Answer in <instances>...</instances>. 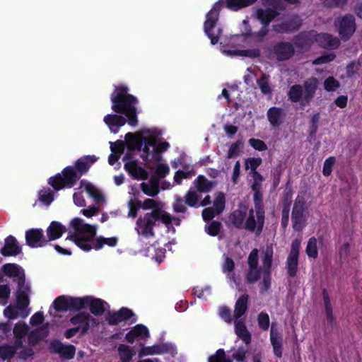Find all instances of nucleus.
I'll return each instance as SVG.
<instances>
[{
    "instance_id": "1",
    "label": "nucleus",
    "mask_w": 362,
    "mask_h": 362,
    "mask_svg": "<svg viewBox=\"0 0 362 362\" xmlns=\"http://www.w3.org/2000/svg\"><path fill=\"white\" fill-rule=\"evenodd\" d=\"M129 88L125 86L115 88L110 95L112 110L116 113H120L125 117L117 114H108L104 117L103 121L109 127L112 133L116 134L120 127L127 122L131 126H136L138 123L136 105L137 99L132 95L127 94Z\"/></svg>"
},
{
    "instance_id": "2",
    "label": "nucleus",
    "mask_w": 362,
    "mask_h": 362,
    "mask_svg": "<svg viewBox=\"0 0 362 362\" xmlns=\"http://www.w3.org/2000/svg\"><path fill=\"white\" fill-rule=\"evenodd\" d=\"M145 136L138 138L132 133H127L125 136L127 148L130 151H139L140 156L144 161L159 162L161 160L160 153L166 151L170 145L166 141H160L158 138L160 132L155 129H145L142 132Z\"/></svg>"
},
{
    "instance_id": "3",
    "label": "nucleus",
    "mask_w": 362,
    "mask_h": 362,
    "mask_svg": "<svg viewBox=\"0 0 362 362\" xmlns=\"http://www.w3.org/2000/svg\"><path fill=\"white\" fill-rule=\"evenodd\" d=\"M258 250L254 249L248 257L249 271L247 275L248 281L253 283L261 276L264 290H267L271 284V267L273 261L274 249L272 244L267 245L261 252L262 266L258 268Z\"/></svg>"
},
{
    "instance_id": "4",
    "label": "nucleus",
    "mask_w": 362,
    "mask_h": 362,
    "mask_svg": "<svg viewBox=\"0 0 362 362\" xmlns=\"http://www.w3.org/2000/svg\"><path fill=\"white\" fill-rule=\"evenodd\" d=\"M255 1L256 0H219L215 3L212 8L207 13L204 25V32L211 40V44L217 43L221 34V29L216 27L221 6H225L233 11H238L254 4Z\"/></svg>"
},
{
    "instance_id": "5",
    "label": "nucleus",
    "mask_w": 362,
    "mask_h": 362,
    "mask_svg": "<svg viewBox=\"0 0 362 362\" xmlns=\"http://www.w3.org/2000/svg\"><path fill=\"white\" fill-rule=\"evenodd\" d=\"M97 160L98 158L94 155L81 157L76 163V168L78 173L74 167L69 166L64 170L62 175L58 174L50 177L48 182L57 191L64 187H71L81 175L86 173L91 165L95 163Z\"/></svg>"
},
{
    "instance_id": "6",
    "label": "nucleus",
    "mask_w": 362,
    "mask_h": 362,
    "mask_svg": "<svg viewBox=\"0 0 362 362\" xmlns=\"http://www.w3.org/2000/svg\"><path fill=\"white\" fill-rule=\"evenodd\" d=\"M98 226L85 222L81 218H73L69 227V236L80 249L88 252L93 249L96 240Z\"/></svg>"
},
{
    "instance_id": "7",
    "label": "nucleus",
    "mask_w": 362,
    "mask_h": 362,
    "mask_svg": "<svg viewBox=\"0 0 362 362\" xmlns=\"http://www.w3.org/2000/svg\"><path fill=\"white\" fill-rule=\"evenodd\" d=\"M159 221L166 226H168L172 222L177 225L180 224V221L177 218H172L170 214L163 210H153L151 212L145 214L144 216L139 217L136 222L135 230L139 238L153 237V228Z\"/></svg>"
},
{
    "instance_id": "8",
    "label": "nucleus",
    "mask_w": 362,
    "mask_h": 362,
    "mask_svg": "<svg viewBox=\"0 0 362 362\" xmlns=\"http://www.w3.org/2000/svg\"><path fill=\"white\" fill-rule=\"evenodd\" d=\"M242 35H235L231 37L230 40V45L232 49L221 48V51L223 54L228 57H257L260 54L259 49H235V47L242 46L245 42V36L249 35L251 33V28L248 24V20L245 19L242 22L241 25Z\"/></svg>"
},
{
    "instance_id": "9",
    "label": "nucleus",
    "mask_w": 362,
    "mask_h": 362,
    "mask_svg": "<svg viewBox=\"0 0 362 362\" xmlns=\"http://www.w3.org/2000/svg\"><path fill=\"white\" fill-rule=\"evenodd\" d=\"M3 272L8 276L13 278L18 284V302L21 308L29 304L28 294L30 286L25 284L24 270L16 264H6L2 267Z\"/></svg>"
},
{
    "instance_id": "10",
    "label": "nucleus",
    "mask_w": 362,
    "mask_h": 362,
    "mask_svg": "<svg viewBox=\"0 0 362 362\" xmlns=\"http://www.w3.org/2000/svg\"><path fill=\"white\" fill-rule=\"evenodd\" d=\"M314 41L325 49H335L339 45V40L337 37L327 33L317 34L315 31L301 33L296 37L295 43L302 49H306Z\"/></svg>"
},
{
    "instance_id": "11",
    "label": "nucleus",
    "mask_w": 362,
    "mask_h": 362,
    "mask_svg": "<svg viewBox=\"0 0 362 362\" xmlns=\"http://www.w3.org/2000/svg\"><path fill=\"white\" fill-rule=\"evenodd\" d=\"M318 80L315 77L308 78L303 85L292 86L288 93L289 99L293 102H300L302 105L310 103L317 88Z\"/></svg>"
},
{
    "instance_id": "12",
    "label": "nucleus",
    "mask_w": 362,
    "mask_h": 362,
    "mask_svg": "<svg viewBox=\"0 0 362 362\" xmlns=\"http://www.w3.org/2000/svg\"><path fill=\"white\" fill-rule=\"evenodd\" d=\"M277 15L278 12L276 10L272 9L271 8L266 9L259 8L255 14V17L259 20L263 25L261 30L254 34V37L257 41L262 42L263 40L268 33L267 26Z\"/></svg>"
},
{
    "instance_id": "13",
    "label": "nucleus",
    "mask_w": 362,
    "mask_h": 362,
    "mask_svg": "<svg viewBox=\"0 0 362 362\" xmlns=\"http://www.w3.org/2000/svg\"><path fill=\"white\" fill-rule=\"evenodd\" d=\"M70 322L80 330L81 334H86L99 323L98 319L86 312H81L73 316L70 319Z\"/></svg>"
},
{
    "instance_id": "14",
    "label": "nucleus",
    "mask_w": 362,
    "mask_h": 362,
    "mask_svg": "<svg viewBox=\"0 0 362 362\" xmlns=\"http://www.w3.org/2000/svg\"><path fill=\"white\" fill-rule=\"evenodd\" d=\"M15 354L23 359H25L33 355L34 352L30 347H24L15 343V346L4 345L0 346V357L4 359H8L13 356Z\"/></svg>"
},
{
    "instance_id": "15",
    "label": "nucleus",
    "mask_w": 362,
    "mask_h": 362,
    "mask_svg": "<svg viewBox=\"0 0 362 362\" xmlns=\"http://www.w3.org/2000/svg\"><path fill=\"white\" fill-rule=\"evenodd\" d=\"M334 24L338 27L339 34L342 40H346L355 32V18L353 15H346L341 18H337Z\"/></svg>"
},
{
    "instance_id": "16",
    "label": "nucleus",
    "mask_w": 362,
    "mask_h": 362,
    "mask_svg": "<svg viewBox=\"0 0 362 362\" xmlns=\"http://www.w3.org/2000/svg\"><path fill=\"white\" fill-rule=\"evenodd\" d=\"M300 245V240L296 239L292 242L291 250L286 260V267L288 275L293 276L296 274L298 264V255Z\"/></svg>"
},
{
    "instance_id": "17",
    "label": "nucleus",
    "mask_w": 362,
    "mask_h": 362,
    "mask_svg": "<svg viewBox=\"0 0 362 362\" xmlns=\"http://www.w3.org/2000/svg\"><path fill=\"white\" fill-rule=\"evenodd\" d=\"M124 169L134 178L137 180H144L147 177V173L142 168L138 166L136 160L133 159L129 153H127L123 159Z\"/></svg>"
},
{
    "instance_id": "18",
    "label": "nucleus",
    "mask_w": 362,
    "mask_h": 362,
    "mask_svg": "<svg viewBox=\"0 0 362 362\" xmlns=\"http://www.w3.org/2000/svg\"><path fill=\"white\" fill-rule=\"evenodd\" d=\"M25 239L27 244L31 247H41L48 243L42 229H30L26 231Z\"/></svg>"
},
{
    "instance_id": "19",
    "label": "nucleus",
    "mask_w": 362,
    "mask_h": 362,
    "mask_svg": "<svg viewBox=\"0 0 362 362\" xmlns=\"http://www.w3.org/2000/svg\"><path fill=\"white\" fill-rule=\"evenodd\" d=\"M81 188L83 189L97 204L105 203V197L103 191L90 182L81 181Z\"/></svg>"
},
{
    "instance_id": "20",
    "label": "nucleus",
    "mask_w": 362,
    "mask_h": 362,
    "mask_svg": "<svg viewBox=\"0 0 362 362\" xmlns=\"http://www.w3.org/2000/svg\"><path fill=\"white\" fill-rule=\"evenodd\" d=\"M149 337L148 328L143 325H137L134 327L126 334V339L129 343L132 344L136 340L146 339Z\"/></svg>"
},
{
    "instance_id": "21",
    "label": "nucleus",
    "mask_w": 362,
    "mask_h": 362,
    "mask_svg": "<svg viewBox=\"0 0 362 362\" xmlns=\"http://www.w3.org/2000/svg\"><path fill=\"white\" fill-rule=\"evenodd\" d=\"M270 341L274 355L278 358H281L283 354V337L281 334L275 329L274 324L271 327Z\"/></svg>"
},
{
    "instance_id": "22",
    "label": "nucleus",
    "mask_w": 362,
    "mask_h": 362,
    "mask_svg": "<svg viewBox=\"0 0 362 362\" xmlns=\"http://www.w3.org/2000/svg\"><path fill=\"white\" fill-rule=\"evenodd\" d=\"M86 308H89L93 315L99 316L104 313L108 308V304L101 299L87 296Z\"/></svg>"
},
{
    "instance_id": "23",
    "label": "nucleus",
    "mask_w": 362,
    "mask_h": 362,
    "mask_svg": "<svg viewBox=\"0 0 362 362\" xmlns=\"http://www.w3.org/2000/svg\"><path fill=\"white\" fill-rule=\"evenodd\" d=\"M18 298V294L16 295ZM28 304L24 308H21L17 301V306L9 305L6 307L4 310V315L9 320H13L21 316L23 318H25L30 314V309H28Z\"/></svg>"
},
{
    "instance_id": "24",
    "label": "nucleus",
    "mask_w": 362,
    "mask_h": 362,
    "mask_svg": "<svg viewBox=\"0 0 362 362\" xmlns=\"http://www.w3.org/2000/svg\"><path fill=\"white\" fill-rule=\"evenodd\" d=\"M264 222V216L263 217V221L260 225L257 216V211L251 209L249 211V215L245 221L244 227L245 229L250 231H256L257 233H259L263 228Z\"/></svg>"
},
{
    "instance_id": "25",
    "label": "nucleus",
    "mask_w": 362,
    "mask_h": 362,
    "mask_svg": "<svg viewBox=\"0 0 362 362\" xmlns=\"http://www.w3.org/2000/svg\"><path fill=\"white\" fill-rule=\"evenodd\" d=\"M21 252V248L16 240L12 236H8L5 240V245L1 249V253L4 256H15Z\"/></svg>"
},
{
    "instance_id": "26",
    "label": "nucleus",
    "mask_w": 362,
    "mask_h": 362,
    "mask_svg": "<svg viewBox=\"0 0 362 362\" xmlns=\"http://www.w3.org/2000/svg\"><path fill=\"white\" fill-rule=\"evenodd\" d=\"M267 115L272 126L279 127L284 122L286 114L283 109L272 107L268 110Z\"/></svg>"
},
{
    "instance_id": "27",
    "label": "nucleus",
    "mask_w": 362,
    "mask_h": 362,
    "mask_svg": "<svg viewBox=\"0 0 362 362\" xmlns=\"http://www.w3.org/2000/svg\"><path fill=\"white\" fill-rule=\"evenodd\" d=\"M169 345L166 344H155L151 346H143L139 351V357L142 358L149 355L163 354L168 352Z\"/></svg>"
},
{
    "instance_id": "28",
    "label": "nucleus",
    "mask_w": 362,
    "mask_h": 362,
    "mask_svg": "<svg viewBox=\"0 0 362 362\" xmlns=\"http://www.w3.org/2000/svg\"><path fill=\"white\" fill-rule=\"evenodd\" d=\"M247 209L245 206H241L238 209L233 211L228 217V223L233 226L240 228L244 226V219L245 218Z\"/></svg>"
},
{
    "instance_id": "29",
    "label": "nucleus",
    "mask_w": 362,
    "mask_h": 362,
    "mask_svg": "<svg viewBox=\"0 0 362 362\" xmlns=\"http://www.w3.org/2000/svg\"><path fill=\"white\" fill-rule=\"evenodd\" d=\"M110 150L112 153L109 156L108 163L111 165H114L124 153V141L118 140L116 142H110Z\"/></svg>"
},
{
    "instance_id": "30",
    "label": "nucleus",
    "mask_w": 362,
    "mask_h": 362,
    "mask_svg": "<svg viewBox=\"0 0 362 362\" xmlns=\"http://www.w3.org/2000/svg\"><path fill=\"white\" fill-rule=\"evenodd\" d=\"M66 230V229L64 226L57 221H52L47 228L48 242L61 238Z\"/></svg>"
},
{
    "instance_id": "31",
    "label": "nucleus",
    "mask_w": 362,
    "mask_h": 362,
    "mask_svg": "<svg viewBox=\"0 0 362 362\" xmlns=\"http://www.w3.org/2000/svg\"><path fill=\"white\" fill-rule=\"evenodd\" d=\"M275 52L279 60H286L294 53V48L289 42H281L275 47Z\"/></svg>"
},
{
    "instance_id": "32",
    "label": "nucleus",
    "mask_w": 362,
    "mask_h": 362,
    "mask_svg": "<svg viewBox=\"0 0 362 362\" xmlns=\"http://www.w3.org/2000/svg\"><path fill=\"white\" fill-rule=\"evenodd\" d=\"M53 348L61 357L66 359H71L74 358L75 354V347L73 345H64L59 342L52 344Z\"/></svg>"
},
{
    "instance_id": "33",
    "label": "nucleus",
    "mask_w": 362,
    "mask_h": 362,
    "mask_svg": "<svg viewBox=\"0 0 362 362\" xmlns=\"http://www.w3.org/2000/svg\"><path fill=\"white\" fill-rule=\"evenodd\" d=\"M235 263L233 260L229 257H226L222 265L223 272L226 275V278L229 281L233 282L236 287H238L239 286V283L238 282L235 274L233 273Z\"/></svg>"
},
{
    "instance_id": "34",
    "label": "nucleus",
    "mask_w": 362,
    "mask_h": 362,
    "mask_svg": "<svg viewBox=\"0 0 362 362\" xmlns=\"http://www.w3.org/2000/svg\"><path fill=\"white\" fill-rule=\"evenodd\" d=\"M248 296L242 295L236 301L234 309L233 317L236 319L240 318L247 309Z\"/></svg>"
},
{
    "instance_id": "35",
    "label": "nucleus",
    "mask_w": 362,
    "mask_h": 362,
    "mask_svg": "<svg viewBox=\"0 0 362 362\" xmlns=\"http://www.w3.org/2000/svg\"><path fill=\"white\" fill-rule=\"evenodd\" d=\"M235 332L238 337L245 344H248L250 343L251 334L243 322L235 321Z\"/></svg>"
},
{
    "instance_id": "36",
    "label": "nucleus",
    "mask_w": 362,
    "mask_h": 362,
    "mask_svg": "<svg viewBox=\"0 0 362 362\" xmlns=\"http://www.w3.org/2000/svg\"><path fill=\"white\" fill-rule=\"evenodd\" d=\"M29 329L28 326L23 322H18L13 328V334L16 344L23 346L22 339L26 335Z\"/></svg>"
},
{
    "instance_id": "37",
    "label": "nucleus",
    "mask_w": 362,
    "mask_h": 362,
    "mask_svg": "<svg viewBox=\"0 0 362 362\" xmlns=\"http://www.w3.org/2000/svg\"><path fill=\"white\" fill-rule=\"evenodd\" d=\"M194 187L200 193L207 192L213 187V183L204 176L199 175L193 182Z\"/></svg>"
},
{
    "instance_id": "38",
    "label": "nucleus",
    "mask_w": 362,
    "mask_h": 362,
    "mask_svg": "<svg viewBox=\"0 0 362 362\" xmlns=\"http://www.w3.org/2000/svg\"><path fill=\"white\" fill-rule=\"evenodd\" d=\"M185 204L191 207H198L199 202L200 200V196L199 192L194 187H192L188 190L185 197Z\"/></svg>"
},
{
    "instance_id": "39",
    "label": "nucleus",
    "mask_w": 362,
    "mask_h": 362,
    "mask_svg": "<svg viewBox=\"0 0 362 362\" xmlns=\"http://www.w3.org/2000/svg\"><path fill=\"white\" fill-rule=\"evenodd\" d=\"M254 191V202L255 205V210L257 211V216L259 219V223L261 225L263 221L264 217V209L262 205V195L259 190H253Z\"/></svg>"
},
{
    "instance_id": "40",
    "label": "nucleus",
    "mask_w": 362,
    "mask_h": 362,
    "mask_svg": "<svg viewBox=\"0 0 362 362\" xmlns=\"http://www.w3.org/2000/svg\"><path fill=\"white\" fill-rule=\"evenodd\" d=\"M118 239L116 237L105 238L103 236L96 237L95 246L93 250H98L101 249L105 245L110 247H115L117 244Z\"/></svg>"
},
{
    "instance_id": "41",
    "label": "nucleus",
    "mask_w": 362,
    "mask_h": 362,
    "mask_svg": "<svg viewBox=\"0 0 362 362\" xmlns=\"http://www.w3.org/2000/svg\"><path fill=\"white\" fill-rule=\"evenodd\" d=\"M69 296H59L53 302L52 305L56 310H69Z\"/></svg>"
},
{
    "instance_id": "42",
    "label": "nucleus",
    "mask_w": 362,
    "mask_h": 362,
    "mask_svg": "<svg viewBox=\"0 0 362 362\" xmlns=\"http://www.w3.org/2000/svg\"><path fill=\"white\" fill-rule=\"evenodd\" d=\"M118 352L122 362H130L134 353L127 345L120 344L118 347Z\"/></svg>"
},
{
    "instance_id": "43",
    "label": "nucleus",
    "mask_w": 362,
    "mask_h": 362,
    "mask_svg": "<svg viewBox=\"0 0 362 362\" xmlns=\"http://www.w3.org/2000/svg\"><path fill=\"white\" fill-rule=\"evenodd\" d=\"M293 228L295 230H301L305 225V214H291Z\"/></svg>"
},
{
    "instance_id": "44",
    "label": "nucleus",
    "mask_w": 362,
    "mask_h": 362,
    "mask_svg": "<svg viewBox=\"0 0 362 362\" xmlns=\"http://www.w3.org/2000/svg\"><path fill=\"white\" fill-rule=\"evenodd\" d=\"M306 209V199L304 194H298L295 200L292 213L304 214Z\"/></svg>"
},
{
    "instance_id": "45",
    "label": "nucleus",
    "mask_w": 362,
    "mask_h": 362,
    "mask_svg": "<svg viewBox=\"0 0 362 362\" xmlns=\"http://www.w3.org/2000/svg\"><path fill=\"white\" fill-rule=\"evenodd\" d=\"M69 310H79L86 308L87 296L74 298L69 296Z\"/></svg>"
},
{
    "instance_id": "46",
    "label": "nucleus",
    "mask_w": 362,
    "mask_h": 362,
    "mask_svg": "<svg viewBox=\"0 0 362 362\" xmlns=\"http://www.w3.org/2000/svg\"><path fill=\"white\" fill-rule=\"evenodd\" d=\"M39 200L45 205L49 206L54 200L52 191L49 188H43L39 192Z\"/></svg>"
},
{
    "instance_id": "47",
    "label": "nucleus",
    "mask_w": 362,
    "mask_h": 362,
    "mask_svg": "<svg viewBox=\"0 0 362 362\" xmlns=\"http://www.w3.org/2000/svg\"><path fill=\"white\" fill-rule=\"evenodd\" d=\"M306 253L309 257L315 259L317 257V241L315 238L309 239L306 247Z\"/></svg>"
},
{
    "instance_id": "48",
    "label": "nucleus",
    "mask_w": 362,
    "mask_h": 362,
    "mask_svg": "<svg viewBox=\"0 0 362 362\" xmlns=\"http://www.w3.org/2000/svg\"><path fill=\"white\" fill-rule=\"evenodd\" d=\"M226 198L225 195L222 192L216 194L215 199L214 201V209H216L217 214H220L225 208Z\"/></svg>"
},
{
    "instance_id": "49",
    "label": "nucleus",
    "mask_w": 362,
    "mask_h": 362,
    "mask_svg": "<svg viewBox=\"0 0 362 362\" xmlns=\"http://www.w3.org/2000/svg\"><path fill=\"white\" fill-rule=\"evenodd\" d=\"M269 76L263 75L259 79L257 80V85L263 94H270L272 92L271 88L269 84Z\"/></svg>"
},
{
    "instance_id": "50",
    "label": "nucleus",
    "mask_w": 362,
    "mask_h": 362,
    "mask_svg": "<svg viewBox=\"0 0 362 362\" xmlns=\"http://www.w3.org/2000/svg\"><path fill=\"white\" fill-rule=\"evenodd\" d=\"M323 300L325 306V312L327 315V321L330 323L333 321V315H332V308L330 303L328 293L326 291H324L323 293Z\"/></svg>"
},
{
    "instance_id": "51",
    "label": "nucleus",
    "mask_w": 362,
    "mask_h": 362,
    "mask_svg": "<svg viewBox=\"0 0 362 362\" xmlns=\"http://www.w3.org/2000/svg\"><path fill=\"white\" fill-rule=\"evenodd\" d=\"M221 229V224L218 221H212L211 223L206 225L205 231L211 236L218 235Z\"/></svg>"
},
{
    "instance_id": "52",
    "label": "nucleus",
    "mask_w": 362,
    "mask_h": 362,
    "mask_svg": "<svg viewBox=\"0 0 362 362\" xmlns=\"http://www.w3.org/2000/svg\"><path fill=\"white\" fill-rule=\"evenodd\" d=\"M262 163V159L260 158H251L245 160V168L246 170H251V173L254 174L257 173L256 169Z\"/></svg>"
},
{
    "instance_id": "53",
    "label": "nucleus",
    "mask_w": 362,
    "mask_h": 362,
    "mask_svg": "<svg viewBox=\"0 0 362 362\" xmlns=\"http://www.w3.org/2000/svg\"><path fill=\"white\" fill-rule=\"evenodd\" d=\"M339 82L333 76H329L324 82V88L328 91H334L339 87Z\"/></svg>"
},
{
    "instance_id": "54",
    "label": "nucleus",
    "mask_w": 362,
    "mask_h": 362,
    "mask_svg": "<svg viewBox=\"0 0 362 362\" xmlns=\"http://www.w3.org/2000/svg\"><path fill=\"white\" fill-rule=\"evenodd\" d=\"M209 362H232L230 359L226 358L223 349H218L214 355L209 358Z\"/></svg>"
},
{
    "instance_id": "55",
    "label": "nucleus",
    "mask_w": 362,
    "mask_h": 362,
    "mask_svg": "<svg viewBox=\"0 0 362 362\" xmlns=\"http://www.w3.org/2000/svg\"><path fill=\"white\" fill-rule=\"evenodd\" d=\"M298 0H265V4L271 3V6L273 8L283 9L284 8V4H295Z\"/></svg>"
},
{
    "instance_id": "56",
    "label": "nucleus",
    "mask_w": 362,
    "mask_h": 362,
    "mask_svg": "<svg viewBox=\"0 0 362 362\" xmlns=\"http://www.w3.org/2000/svg\"><path fill=\"white\" fill-rule=\"evenodd\" d=\"M138 203L139 207H141L143 209H151L152 211L156 209L162 210L158 206V202L151 199H146V200L144 201L143 203H141V202H138Z\"/></svg>"
},
{
    "instance_id": "57",
    "label": "nucleus",
    "mask_w": 362,
    "mask_h": 362,
    "mask_svg": "<svg viewBox=\"0 0 362 362\" xmlns=\"http://www.w3.org/2000/svg\"><path fill=\"white\" fill-rule=\"evenodd\" d=\"M211 288L209 286L204 287L197 286L194 288V295L199 298H206L208 296L211 294Z\"/></svg>"
},
{
    "instance_id": "58",
    "label": "nucleus",
    "mask_w": 362,
    "mask_h": 362,
    "mask_svg": "<svg viewBox=\"0 0 362 362\" xmlns=\"http://www.w3.org/2000/svg\"><path fill=\"white\" fill-rule=\"evenodd\" d=\"M175 203L173 204V209L176 213H185L187 211V208L185 206V202H183V200L180 196L175 195Z\"/></svg>"
},
{
    "instance_id": "59",
    "label": "nucleus",
    "mask_w": 362,
    "mask_h": 362,
    "mask_svg": "<svg viewBox=\"0 0 362 362\" xmlns=\"http://www.w3.org/2000/svg\"><path fill=\"white\" fill-rule=\"evenodd\" d=\"M258 325L264 330L268 329L269 327V317L266 313H260L257 317Z\"/></svg>"
},
{
    "instance_id": "60",
    "label": "nucleus",
    "mask_w": 362,
    "mask_h": 362,
    "mask_svg": "<svg viewBox=\"0 0 362 362\" xmlns=\"http://www.w3.org/2000/svg\"><path fill=\"white\" fill-rule=\"evenodd\" d=\"M141 187L142 191L148 196L154 197L158 193V189L153 185L143 182L141 184Z\"/></svg>"
},
{
    "instance_id": "61",
    "label": "nucleus",
    "mask_w": 362,
    "mask_h": 362,
    "mask_svg": "<svg viewBox=\"0 0 362 362\" xmlns=\"http://www.w3.org/2000/svg\"><path fill=\"white\" fill-rule=\"evenodd\" d=\"M10 295V288L6 285H0V305H4Z\"/></svg>"
},
{
    "instance_id": "62",
    "label": "nucleus",
    "mask_w": 362,
    "mask_h": 362,
    "mask_svg": "<svg viewBox=\"0 0 362 362\" xmlns=\"http://www.w3.org/2000/svg\"><path fill=\"white\" fill-rule=\"evenodd\" d=\"M335 163L334 157H329L324 162L322 173L325 176H329L332 171V166Z\"/></svg>"
},
{
    "instance_id": "63",
    "label": "nucleus",
    "mask_w": 362,
    "mask_h": 362,
    "mask_svg": "<svg viewBox=\"0 0 362 362\" xmlns=\"http://www.w3.org/2000/svg\"><path fill=\"white\" fill-rule=\"evenodd\" d=\"M335 58V54L333 53H329L322 55L313 62V64L319 65L332 62Z\"/></svg>"
},
{
    "instance_id": "64",
    "label": "nucleus",
    "mask_w": 362,
    "mask_h": 362,
    "mask_svg": "<svg viewBox=\"0 0 362 362\" xmlns=\"http://www.w3.org/2000/svg\"><path fill=\"white\" fill-rule=\"evenodd\" d=\"M248 142L250 145L256 150L263 151L267 149V146L262 140L257 139H249Z\"/></svg>"
}]
</instances>
